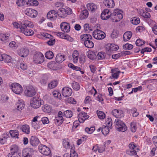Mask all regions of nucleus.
<instances>
[{
	"label": "nucleus",
	"mask_w": 157,
	"mask_h": 157,
	"mask_svg": "<svg viewBox=\"0 0 157 157\" xmlns=\"http://www.w3.org/2000/svg\"><path fill=\"white\" fill-rule=\"evenodd\" d=\"M63 114L62 112L59 111L57 115L55 117L54 121L55 123L57 125H60L64 121V119L63 117Z\"/></svg>",
	"instance_id": "nucleus-15"
},
{
	"label": "nucleus",
	"mask_w": 157,
	"mask_h": 157,
	"mask_svg": "<svg viewBox=\"0 0 157 157\" xmlns=\"http://www.w3.org/2000/svg\"><path fill=\"white\" fill-rule=\"evenodd\" d=\"M105 49L106 53L110 55L114 51L118 50L119 46L114 44L109 43L106 45Z\"/></svg>",
	"instance_id": "nucleus-7"
},
{
	"label": "nucleus",
	"mask_w": 157,
	"mask_h": 157,
	"mask_svg": "<svg viewBox=\"0 0 157 157\" xmlns=\"http://www.w3.org/2000/svg\"><path fill=\"white\" fill-rule=\"evenodd\" d=\"M58 82L57 81H53L51 82L48 85V87L50 89H52L55 88L57 86Z\"/></svg>",
	"instance_id": "nucleus-46"
},
{
	"label": "nucleus",
	"mask_w": 157,
	"mask_h": 157,
	"mask_svg": "<svg viewBox=\"0 0 157 157\" xmlns=\"http://www.w3.org/2000/svg\"><path fill=\"white\" fill-rule=\"evenodd\" d=\"M22 131L27 134H29L30 133V127L29 125L25 124L23 125L21 127Z\"/></svg>",
	"instance_id": "nucleus-38"
},
{
	"label": "nucleus",
	"mask_w": 157,
	"mask_h": 157,
	"mask_svg": "<svg viewBox=\"0 0 157 157\" xmlns=\"http://www.w3.org/2000/svg\"><path fill=\"white\" fill-rule=\"evenodd\" d=\"M112 15V13L108 9L104 10L101 14V18L103 20H107Z\"/></svg>",
	"instance_id": "nucleus-19"
},
{
	"label": "nucleus",
	"mask_w": 157,
	"mask_h": 157,
	"mask_svg": "<svg viewBox=\"0 0 157 157\" xmlns=\"http://www.w3.org/2000/svg\"><path fill=\"white\" fill-rule=\"evenodd\" d=\"M25 106L24 101L22 99H20L18 100L16 104V108L18 110H21Z\"/></svg>",
	"instance_id": "nucleus-28"
},
{
	"label": "nucleus",
	"mask_w": 157,
	"mask_h": 157,
	"mask_svg": "<svg viewBox=\"0 0 157 157\" xmlns=\"http://www.w3.org/2000/svg\"><path fill=\"white\" fill-rule=\"evenodd\" d=\"M86 55L88 58L91 59H94L96 56L94 52L92 51H89L88 52Z\"/></svg>",
	"instance_id": "nucleus-45"
},
{
	"label": "nucleus",
	"mask_w": 157,
	"mask_h": 157,
	"mask_svg": "<svg viewBox=\"0 0 157 157\" xmlns=\"http://www.w3.org/2000/svg\"><path fill=\"white\" fill-rule=\"evenodd\" d=\"M27 1L26 2V5L28 6H36L38 4V2L36 0H26Z\"/></svg>",
	"instance_id": "nucleus-34"
},
{
	"label": "nucleus",
	"mask_w": 157,
	"mask_h": 157,
	"mask_svg": "<svg viewBox=\"0 0 157 157\" xmlns=\"http://www.w3.org/2000/svg\"><path fill=\"white\" fill-rule=\"evenodd\" d=\"M68 66L69 67L76 71H80L81 70V68L80 67L77 66H75L72 63H70L68 64Z\"/></svg>",
	"instance_id": "nucleus-52"
},
{
	"label": "nucleus",
	"mask_w": 157,
	"mask_h": 157,
	"mask_svg": "<svg viewBox=\"0 0 157 157\" xmlns=\"http://www.w3.org/2000/svg\"><path fill=\"white\" fill-rule=\"evenodd\" d=\"M60 28L62 31L64 32L68 33L70 30L69 24L65 22H62L61 24Z\"/></svg>",
	"instance_id": "nucleus-24"
},
{
	"label": "nucleus",
	"mask_w": 157,
	"mask_h": 157,
	"mask_svg": "<svg viewBox=\"0 0 157 157\" xmlns=\"http://www.w3.org/2000/svg\"><path fill=\"white\" fill-rule=\"evenodd\" d=\"M17 53L21 57H25L28 55L29 50L27 48H22L18 51Z\"/></svg>",
	"instance_id": "nucleus-23"
},
{
	"label": "nucleus",
	"mask_w": 157,
	"mask_h": 157,
	"mask_svg": "<svg viewBox=\"0 0 157 157\" xmlns=\"http://www.w3.org/2000/svg\"><path fill=\"white\" fill-rule=\"evenodd\" d=\"M145 44V42L140 39H137L136 42V44L138 46H140Z\"/></svg>",
	"instance_id": "nucleus-60"
},
{
	"label": "nucleus",
	"mask_w": 157,
	"mask_h": 157,
	"mask_svg": "<svg viewBox=\"0 0 157 157\" xmlns=\"http://www.w3.org/2000/svg\"><path fill=\"white\" fill-rule=\"evenodd\" d=\"M115 122L116 123L115 127L118 131L124 132L127 130L126 126L121 120L116 119L115 120Z\"/></svg>",
	"instance_id": "nucleus-5"
},
{
	"label": "nucleus",
	"mask_w": 157,
	"mask_h": 157,
	"mask_svg": "<svg viewBox=\"0 0 157 157\" xmlns=\"http://www.w3.org/2000/svg\"><path fill=\"white\" fill-rule=\"evenodd\" d=\"M132 35V33L130 31H127L125 32L123 35V39L125 41L129 40Z\"/></svg>",
	"instance_id": "nucleus-33"
},
{
	"label": "nucleus",
	"mask_w": 157,
	"mask_h": 157,
	"mask_svg": "<svg viewBox=\"0 0 157 157\" xmlns=\"http://www.w3.org/2000/svg\"><path fill=\"white\" fill-rule=\"evenodd\" d=\"M94 37L97 40H102L105 37V34L102 31L98 29L95 30L93 33Z\"/></svg>",
	"instance_id": "nucleus-9"
},
{
	"label": "nucleus",
	"mask_w": 157,
	"mask_h": 157,
	"mask_svg": "<svg viewBox=\"0 0 157 157\" xmlns=\"http://www.w3.org/2000/svg\"><path fill=\"white\" fill-rule=\"evenodd\" d=\"M129 149L127 151V153L130 155H135L136 154V152L135 150L136 147L135 144L132 142L129 144Z\"/></svg>",
	"instance_id": "nucleus-17"
},
{
	"label": "nucleus",
	"mask_w": 157,
	"mask_h": 157,
	"mask_svg": "<svg viewBox=\"0 0 157 157\" xmlns=\"http://www.w3.org/2000/svg\"><path fill=\"white\" fill-rule=\"evenodd\" d=\"M112 113L113 115L116 117L121 118L124 116V113L121 110L113 109L112 110Z\"/></svg>",
	"instance_id": "nucleus-21"
},
{
	"label": "nucleus",
	"mask_w": 157,
	"mask_h": 157,
	"mask_svg": "<svg viewBox=\"0 0 157 157\" xmlns=\"http://www.w3.org/2000/svg\"><path fill=\"white\" fill-rule=\"evenodd\" d=\"M38 37L40 38H47L50 39L47 42L48 44L49 45H53L55 43V39L52 38V36L50 34L44 32H41L37 34Z\"/></svg>",
	"instance_id": "nucleus-4"
},
{
	"label": "nucleus",
	"mask_w": 157,
	"mask_h": 157,
	"mask_svg": "<svg viewBox=\"0 0 157 157\" xmlns=\"http://www.w3.org/2000/svg\"><path fill=\"white\" fill-rule=\"evenodd\" d=\"M9 133L11 137L14 138H18L19 133L18 131L17 130H10Z\"/></svg>",
	"instance_id": "nucleus-35"
},
{
	"label": "nucleus",
	"mask_w": 157,
	"mask_h": 157,
	"mask_svg": "<svg viewBox=\"0 0 157 157\" xmlns=\"http://www.w3.org/2000/svg\"><path fill=\"white\" fill-rule=\"evenodd\" d=\"M45 57L48 59H51L53 58L54 55L53 52L50 51L47 52L45 54Z\"/></svg>",
	"instance_id": "nucleus-54"
},
{
	"label": "nucleus",
	"mask_w": 157,
	"mask_h": 157,
	"mask_svg": "<svg viewBox=\"0 0 157 157\" xmlns=\"http://www.w3.org/2000/svg\"><path fill=\"white\" fill-rule=\"evenodd\" d=\"M89 14L88 11L86 10H84L82 11L80 15V18L83 19L87 18Z\"/></svg>",
	"instance_id": "nucleus-42"
},
{
	"label": "nucleus",
	"mask_w": 157,
	"mask_h": 157,
	"mask_svg": "<svg viewBox=\"0 0 157 157\" xmlns=\"http://www.w3.org/2000/svg\"><path fill=\"white\" fill-rule=\"evenodd\" d=\"M33 27V22L28 20H25L21 23L20 31L26 36H32L34 34V32L32 29L29 28H32Z\"/></svg>",
	"instance_id": "nucleus-1"
},
{
	"label": "nucleus",
	"mask_w": 157,
	"mask_h": 157,
	"mask_svg": "<svg viewBox=\"0 0 157 157\" xmlns=\"http://www.w3.org/2000/svg\"><path fill=\"white\" fill-rule=\"evenodd\" d=\"M24 12L26 15L32 18H35L37 15V12L36 10L30 8L26 9Z\"/></svg>",
	"instance_id": "nucleus-13"
},
{
	"label": "nucleus",
	"mask_w": 157,
	"mask_h": 157,
	"mask_svg": "<svg viewBox=\"0 0 157 157\" xmlns=\"http://www.w3.org/2000/svg\"><path fill=\"white\" fill-rule=\"evenodd\" d=\"M71 86L73 89L76 90H78L80 89V85L79 84L76 82H73Z\"/></svg>",
	"instance_id": "nucleus-53"
},
{
	"label": "nucleus",
	"mask_w": 157,
	"mask_h": 157,
	"mask_svg": "<svg viewBox=\"0 0 157 157\" xmlns=\"http://www.w3.org/2000/svg\"><path fill=\"white\" fill-rule=\"evenodd\" d=\"M57 13L54 10H52L49 12L47 14V17L48 19L50 20H54L57 17Z\"/></svg>",
	"instance_id": "nucleus-27"
},
{
	"label": "nucleus",
	"mask_w": 157,
	"mask_h": 157,
	"mask_svg": "<svg viewBox=\"0 0 157 157\" xmlns=\"http://www.w3.org/2000/svg\"><path fill=\"white\" fill-rule=\"evenodd\" d=\"M104 4L108 8H112L115 6V3L113 0H104Z\"/></svg>",
	"instance_id": "nucleus-30"
},
{
	"label": "nucleus",
	"mask_w": 157,
	"mask_h": 157,
	"mask_svg": "<svg viewBox=\"0 0 157 157\" xmlns=\"http://www.w3.org/2000/svg\"><path fill=\"white\" fill-rule=\"evenodd\" d=\"M11 59V56L6 54H3V59L2 60H3L6 63H8L10 62Z\"/></svg>",
	"instance_id": "nucleus-47"
},
{
	"label": "nucleus",
	"mask_w": 157,
	"mask_h": 157,
	"mask_svg": "<svg viewBox=\"0 0 157 157\" xmlns=\"http://www.w3.org/2000/svg\"><path fill=\"white\" fill-rule=\"evenodd\" d=\"M67 118H70L73 115V113L70 110H67L63 112V113Z\"/></svg>",
	"instance_id": "nucleus-51"
},
{
	"label": "nucleus",
	"mask_w": 157,
	"mask_h": 157,
	"mask_svg": "<svg viewBox=\"0 0 157 157\" xmlns=\"http://www.w3.org/2000/svg\"><path fill=\"white\" fill-rule=\"evenodd\" d=\"M87 9L91 12H94L98 8L97 6L93 3H89L86 5Z\"/></svg>",
	"instance_id": "nucleus-25"
},
{
	"label": "nucleus",
	"mask_w": 157,
	"mask_h": 157,
	"mask_svg": "<svg viewBox=\"0 0 157 157\" xmlns=\"http://www.w3.org/2000/svg\"><path fill=\"white\" fill-rule=\"evenodd\" d=\"M52 94L55 97L60 99L61 98L60 93L58 90H55L52 92Z\"/></svg>",
	"instance_id": "nucleus-59"
},
{
	"label": "nucleus",
	"mask_w": 157,
	"mask_h": 157,
	"mask_svg": "<svg viewBox=\"0 0 157 157\" xmlns=\"http://www.w3.org/2000/svg\"><path fill=\"white\" fill-rule=\"evenodd\" d=\"M95 130V128L94 127H91L90 128H86L85 129V131L88 134H91Z\"/></svg>",
	"instance_id": "nucleus-49"
},
{
	"label": "nucleus",
	"mask_w": 157,
	"mask_h": 157,
	"mask_svg": "<svg viewBox=\"0 0 157 157\" xmlns=\"http://www.w3.org/2000/svg\"><path fill=\"white\" fill-rule=\"evenodd\" d=\"M44 55L41 52H38L34 55L33 61L36 63L40 64L44 61Z\"/></svg>",
	"instance_id": "nucleus-8"
},
{
	"label": "nucleus",
	"mask_w": 157,
	"mask_h": 157,
	"mask_svg": "<svg viewBox=\"0 0 157 157\" xmlns=\"http://www.w3.org/2000/svg\"><path fill=\"white\" fill-rule=\"evenodd\" d=\"M64 60V56L60 54L57 55L56 58V61L59 63L62 62Z\"/></svg>",
	"instance_id": "nucleus-37"
},
{
	"label": "nucleus",
	"mask_w": 157,
	"mask_h": 157,
	"mask_svg": "<svg viewBox=\"0 0 157 157\" xmlns=\"http://www.w3.org/2000/svg\"><path fill=\"white\" fill-rule=\"evenodd\" d=\"M84 44L86 47L88 48H92L94 46V43L90 40L85 41Z\"/></svg>",
	"instance_id": "nucleus-40"
},
{
	"label": "nucleus",
	"mask_w": 157,
	"mask_h": 157,
	"mask_svg": "<svg viewBox=\"0 0 157 157\" xmlns=\"http://www.w3.org/2000/svg\"><path fill=\"white\" fill-rule=\"evenodd\" d=\"M97 113L98 118L102 120L104 119L105 117V114L102 111H97Z\"/></svg>",
	"instance_id": "nucleus-48"
},
{
	"label": "nucleus",
	"mask_w": 157,
	"mask_h": 157,
	"mask_svg": "<svg viewBox=\"0 0 157 157\" xmlns=\"http://www.w3.org/2000/svg\"><path fill=\"white\" fill-rule=\"evenodd\" d=\"M57 15L61 17H64L67 16V15L72 13V11L71 9L67 8H60L57 11Z\"/></svg>",
	"instance_id": "nucleus-6"
},
{
	"label": "nucleus",
	"mask_w": 157,
	"mask_h": 157,
	"mask_svg": "<svg viewBox=\"0 0 157 157\" xmlns=\"http://www.w3.org/2000/svg\"><path fill=\"white\" fill-rule=\"evenodd\" d=\"M63 39L70 42H72L74 41V39L68 35H65Z\"/></svg>",
	"instance_id": "nucleus-64"
},
{
	"label": "nucleus",
	"mask_w": 157,
	"mask_h": 157,
	"mask_svg": "<svg viewBox=\"0 0 157 157\" xmlns=\"http://www.w3.org/2000/svg\"><path fill=\"white\" fill-rule=\"evenodd\" d=\"M131 21L132 24L137 25L140 23V21L139 18L134 17L132 19Z\"/></svg>",
	"instance_id": "nucleus-55"
},
{
	"label": "nucleus",
	"mask_w": 157,
	"mask_h": 157,
	"mask_svg": "<svg viewBox=\"0 0 157 157\" xmlns=\"http://www.w3.org/2000/svg\"><path fill=\"white\" fill-rule=\"evenodd\" d=\"M130 128L132 132H136L137 129L136 123V122H133L131 123Z\"/></svg>",
	"instance_id": "nucleus-50"
},
{
	"label": "nucleus",
	"mask_w": 157,
	"mask_h": 157,
	"mask_svg": "<svg viewBox=\"0 0 157 157\" xmlns=\"http://www.w3.org/2000/svg\"><path fill=\"white\" fill-rule=\"evenodd\" d=\"M27 2L26 0H17L16 2V4L18 6H24Z\"/></svg>",
	"instance_id": "nucleus-56"
},
{
	"label": "nucleus",
	"mask_w": 157,
	"mask_h": 157,
	"mask_svg": "<svg viewBox=\"0 0 157 157\" xmlns=\"http://www.w3.org/2000/svg\"><path fill=\"white\" fill-rule=\"evenodd\" d=\"M36 91L32 86H30L26 87L24 93L27 96L31 97L33 96L36 94Z\"/></svg>",
	"instance_id": "nucleus-14"
},
{
	"label": "nucleus",
	"mask_w": 157,
	"mask_h": 157,
	"mask_svg": "<svg viewBox=\"0 0 157 157\" xmlns=\"http://www.w3.org/2000/svg\"><path fill=\"white\" fill-rule=\"evenodd\" d=\"M72 56L73 63H77L79 58L78 51L77 50H75L72 54Z\"/></svg>",
	"instance_id": "nucleus-31"
},
{
	"label": "nucleus",
	"mask_w": 157,
	"mask_h": 157,
	"mask_svg": "<svg viewBox=\"0 0 157 157\" xmlns=\"http://www.w3.org/2000/svg\"><path fill=\"white\" fill-rule=\"evenodd\" d=\"M72 93V89L69 87H65L62 89V94L65 97L70 96Z\"/></svg>",
	"instance_id": "nucleus-20"
},
{
	"label": "nucleus",
	"mask_w": 157,
	"mask_h": 157,
	"mask_svg": "<svg viewBox=\"0 0 157 157\" xmlns=\"http://www.w3.org/2000/svg\"><path fill=\"white\" fill-rule=\"evenodd\" d=\"M31 106L34 109H37L40 108L44 103L43 101L40 98L35 96L30 100Z\"/></svg>",
	"instance_id": "nucleus-3"
},
{
	"label": "nucleus",
	"mask_w": 157,
	"mask_h": 157,
	"mask_svg": "<svg viewBox=\"0 0 157 157\" xmlns=\"http://www.w3.org/2000/svg\"><path fill=\"white\" fill-rule=\"evenodd\" d=\"M52 108L51 106L47 105L45 104L42 107V110L44 112L49 113L52 110Z\"/></svg>",
	"instance_id": "nucleus-41"
},
{
	"label": "nucleus",
	"mask_w": 157,
	"mask_h": 157,
	"mask_svg": "<svg viewBox=\"0 0 157 157\" xmlns=\"http://www.w3.org/2000/svg\"><path fill=\"white\" fill-rule=\"evenodd\" d=\"M18 147L15 145H13L10 147L11 152L8 155V157H18L20 155L17 153Z\"/></svg>",
	"instance_id": "nucleus-12"
},
{
	"label": "nucleus",
	"mask_w": 157,
	"mask_h": 157,
	"mask_svg": "<svg viewBox=\"0 0 157 157\" xmlns=\"http://www.w3.org/2000/svg\"><path fill=\"white\" fill-rule=\"evenodd\" d=\"M34 152L33 150L30 148L24 149L22 151L23 157H32Z\"/></svg>",
	"instance_id": "nucleus-18"
},
{
	"label": "nucleus",
	"mask_w": 157,
	"mask_h": 157,
	"mask_svg": "<svg viewBox=\"0 0 157 157\" xmlns=\"http://www.w3.org/2000/svg\"><path fill=\"white\" fill-rule=\"evenodd\" d=\"M110 128H109L105 125H103L101 128L102 133L104 135H107L109 132Z\"/></svg>",
	"instance_id": "nucleus-39"
},
{
	"label": "nucleus",
	"mask_w": 157,
	"mask_h": 157,
	"mask_svg": "<svg viewBox=\"0 0 157 157\" xmlns=\"http://www.w3.org/2000/svg\"><path fill=\"white\" fill-rule=\"evenodd\" d=\"M80 38L82 41L84 42L85 41L91 40L92 39V36L90 34H84L80 36Z\"/></svg>",
	"instance_id": "nucleus-32"
},
{
	"label": "nucleus",
	"mask_w": 157,
	"mask_h": 157,
	"mask_svg": "<svg viewBox=\"0 0 157 157\" xmlns=\"http://www.w3.org/2000/svg\"><path fill=\"white\" fill-rule=\"evenodd\" d=\"M133 47V46L132 45L128 43H127L123 46V49L125 50H130Z\"/></svg>",
	"instance_id": "nucleus-57"
},
{
	"label": "nucleus",
	"mask_w": 157,
	"mask_h": 157,
	"mask_svg": "<svg viewBox=\"0 0 157 157\" xmlns=\"http://www.w3.org/2000/svg\"><path fill=\"white\" fill-rule=\"evenodd\" d=\"M89 117V116L87 115V113L84 112H82L79 113L78 115V120L80 123L83 122Z\"/></svg>",
	"instance_id": "nucleus-22"
},
{
	"label": "nucleus",
	"mask_w": 157,
	"mask_h": 157,
	"mask_svg": "<svg viewBox=\"0 0 157 157\" xmlns=\"http://www.w3.org/2000/svg\"><path fill=\"white\" fill-rule=\"evenodd\" d=\"M71 157H78V155L75 151V147L74 145L71 146L70 150Z\"/></svg>",
	"instance_id": "nucleus-44"
},
{
	"label": "nucleus",
	"mask_w": 157,
	"mask_h": 157,
	"mask_svg": "<svg viewBox=\"0 0 157 157\" xmlns=\"http://www.w3.org/2000/svg\"><path fill=\"white\" fill-rule=\"evenodd\" d=\"M106 54L103 52H99L97 55V58L99 60H102L105 59Z\"/></svg>",
	"instance_id": "nucleus-36"
},
{
	"label": "nucleus",
	"mask_w": 157,
	"mask_h": 157,
	"mask_svg": "<svg viewBox=\"0 0 157 157\" xmlns=\"http://www.w3.org/2000/svg\"><path fill=\"white\" fill-rule=\"evenodd\" d=\"M72 145H74L73 144L70 143V140L68 139H65L63 140V147L65 151H67L71 148Z\"/></svg>",
	"instance_id": "nucleus-16"
},
{
	"label": "nucleus",
	"mask_w": 157,
	"mask_h": 157,
	"mask_svg": "<svg viewBox=\"0 0 157 157\" xmlns=\"http://www.w3.org/2000/svg\"><path fill=\"white\" fill-rule=\"evenodd\" d=\"M86 56L84 54H82L79 56V60L80 63H83L85 61Z\"/></svg>",
	"instance_id": "nucleus-62"
},
{
	"label": "nucleus",
	"mask_w": 157,
	"mask_h": 157,
	"mask_svg": "<svg viewBox=\"0 0 157 157\" xmlns=\"http://www.w3.org/2000/svg\"><path fill=\"white\" fill-rule=\"evenodd\" d=\"M30 144L33 146H36L40 143V141L35 136H32L30 139Z\"/></svg>",
	"instance_id": "nucleus-29"
},
{
	"label": "nucleus",
	"mask_w": 157,
	"mask_h": 157,
	"mask_svg": "<svg viewBox=\"0 0 157 157\" xmlns=\"http://www.w3.org/2000/svg\"><path fill=\"white\" fill-rule=\"evenodd\" d=\"M96 100L99 102L103 103L104 100L102 95L101 94H99L96 98Z\"/></svg>",
	"instance_id": "nucleus-63"
},
{
	"label": "nucleus",
	"mask_w": 157,
	"mask_h": 157,
	"mask_svg": "<svg viewBox=\"0 0 157 157\" xmlns=\"http://www.w3.org/2000/svg\"><path fill=\"white\" fill-rule=\"evenodd\" d=\"M10 86L12 91L16 94H20L22 92V87L18 83H13L11 84Z\"/></svg>",
	"instance_id": "nucleus-10"
},
{
	"label": "nucleus",
	"mask_w": 157,
	"mask_h": 157,
	"mask_svg": "<svg viewBox=\"0 0 157 157\" xmlns=\"http://www.w3.org/2000/svg\"><path fill=\"white\" fill-rule=\"evenodd\" d=\"M123 11L120 9H117L114 10L111 15L112 21L115 22L120 21L123 17Z\"/></svg>",
	"instance_id": "nucleus-2"
},
{
	"label": "nucleus",
	"mask_w": 157,
	"mask_h": 157,
	"mask_svg": "<svg viewBox=\"0 0 157 157\" xmlns=\"http://www.w3.org/2000/svg\"><path fill=\"white\" fill-rule=\"evenodd\" d=\"M39 151L42 154L46 156L49 155L51 151L50 148L44 145H40L38 146Z\"/></svg>",
	"instance_id": "nucleus-11"
},
{
	"label": "nucleus",
	"mask_w": 157,
	"mask_h": 157,
	"mask_svg": "<svg viewBox=\"0 0 157 157\" xmlns=\"http://www.w3.org/2000/svg\"><path fill=\"white\" fill-rule=\"evenodd\" d=\"M9 136L6 133L2 135L0 138V143L2 144H4L6 142V139Z\"/></svg>",
	"instance_id": "nucleus-43"
},
{
	"label": "nucleus",
	"mask_w": 157,
	"mask_h": 157,
	"mask_svg": "<svg viewBox=\"0 0 157 157\" xmlns=\"http://www.w3.org/2000/svg\"><path fill=\"white\" fill-rule=\"evenodd\" d=\"M84 30L86 32H89L92 30L90 27L89 26L88 24H85L83 25Z\"/></svg>",
	"instance_id": "nucleus-61"
},
{
	"label": "nucleus",
	"mask_w": 157,
	"mask_h": 157,
	"mask_svg": "<svg viewBox=\"0 0 157 157\" xmlns=\"http://www.w3.org/2000/svg\"><path fill=\"white\" fill-rule=\"evenodd\" d=\"M120 71L118 68H115L111 70L112 75L110 77L111 79H117L119 76Z\"/></svg>",
	"instance_id": "nucleus-26"
},
{
	"label": "nucleus",
	"mask_w": 157,
	"mask_h": 157,
	"mask_svg": "<svg viewBox=\"0 0 157 157\" xmlns=\"http://www.w3.org/2000/svg\"><path fill=\"white\" fill-rule=\"evenodd\" d=\"M105 126H107L109 128H112V121L111 118H108L107 120L105 122Z\"/></svg>",
	"instance_id": "nucleus-58"
}]
</instances>
